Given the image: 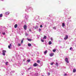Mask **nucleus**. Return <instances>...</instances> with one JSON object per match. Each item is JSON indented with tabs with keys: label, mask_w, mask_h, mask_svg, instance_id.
I'll list each match as a JSON object with an SVG mask.
<instances>
[{
	"label": "nucleus",
	"mask_w": 76,
	"mask_h": 76,
	"mask_svg": "<svg viewBox=\"0 0 76 76\" xmlns=\"http://www.w3.org/2000/svg\"><path fill=\"white\" fill-rule=\"evenodd\" d=\"M31 69V67L29 68L28 69V70H30V69Z\"/></svg>",
	"instance_id": "obj_33"
},
{
	"label": "nucleus",
	"mask_w": 76,
	"mask_h": 76,
	"mask_svg": "<svg viewBox=\"0 0 76 76\" xmlns=\"http://www.w3.org/2000/svg\"><path fill=\"white\" fill-rule=\"evenodd\" d=\"M39 31L40 32V31H41V29H40V28H39Z\"/></svg>",
	"instance_id": "obj_31"
},
{
	"label": "nucleus",
	"mask_w": 76,
	"mask_h": 76,
	"mask_svg": "<svg viewBox=\"0 0 76 76\" xmlns=\"http://www.w3.org/2000/svg\"><path fill=\"white\" fill-rule=\"evenodd\" d=\"M56 66H58V63H57V62H56Z\"/></svg>",
	"instance_id": "obj_21"
},
{
	"label": "nucleus",
	"mask_w": 76,
	"mask_h": 76,
	"mask_svg": "<svg viewBox=\"0 0 76 76\" xmlns=\"http://www.w3.org/2000/svg\"><path fill=\"white\" fill-rule=\"evenodd\" d=\"M28 41H32V39H27Z\"/></svg>",
	"instance_id": "obj_16"
},
{
	"label": "nucleus",
	"mask_w": 76,
	"mask_h": 76,
	"mask_svg": "<svg viewBox=\"0 0 76 76\" xmlns=\"http://www.w3.org/2000/svg\"><path fill=\"white\" fill-rule=\"evenodd\" d=\"M3 53H6V50H4L2 51Z\"/></svg>",
	"instance_id": "obj_14"
},
{
	"label": "nucleus",
	"mask_w": 76,
	"mask_h": 76,
	"mask_svg": "<svg viewBox=\"0 0 76 76\" xmlns=\"http://www.w3.org/2000/svg\"><path fill=\"white\" fill-rule=\"evenodd\" d=\"M37 63H40V61L39 60H37Z\"/></svg>",
	"instance_id": "obj_17"
},
{
	"label": "nucleus",
	"mask_w": 76,
	"mask_h": 76,
	"mask_svg": "<svg viewBox=\"0 0 76 76\" xmlns=\"http://www.w3.org/2000/svg\"><path fill=\"white\" fill-rule=\"evenodd\" d=\"M8 48H9L10 49V46L9 45L8 46Z\"/></svg>",
	"instance_id": "obj_27"
},
{
	"label": "nucleus",
	"mask_w": 76,
	"mask_h": 76,
	"mask_svg": "<svg viewBox=\"0 0 76 76\" xmlns=\"http://www.w3.org/2000/svg\"><path fill=\"white\" fill-rule=\"evenodd\" d=\"M48 76H50V72L48 73Z\"/></svg>",
	"instance_id": "obj_28"
},
{
	"label": "nucleus",
	"mask_w": 76,
	"mask_h": 76,
	"mask_svg": "<svg viewBox=\"0 0 76 76\" xmlns=\"http://www.w3.org/2000/svg\"><path fill=\"white\" fill-rule=\"evenodd\" d=\"M2 54H3V56H5V53L3 52Z\"/></svg>",
	"instance_id": "obj_20"
},
{
	"label": "nucleus",
	"mask_w": 76,
	"mask_h": 76,
	"mask_svg": "<svg viewBox=\"0 0 76 76\" xmlns=\"http://www.w3.org/2000/svg\"><path fill=\"white\" fill-rule=\"evenodd\" d=\"M53 29L56 30V27H53Z\"/></svg>",
	"instance_id": "obj_22"
},
{
	"label": "nucleus",
	"mask_w": 76,
	"mask_h": 76,
	"mask_svg": "<svg viewBox=\"0 0 76 76\" xmlns=\"http://www.w3.org/2000/svg\"><path fill=\"white\" fill-rule=\"evenodd\" d=\"M56 51V49H53V52H55V51Z\"/></svg>",
	"instance_id": "obj_24"
},
{
	"label": "nucleus",
	"mask_w": 76,
	"mask_h": 76,
	"mask_svg": "<svg viewBox=\"0 0 76 76\" xmlns=\"http://www.w3.org/2000/svg\"><path fill=\"white\" fill-rule=\"evenodd\" d=\"M51 40L53 41V38H51Z\"/></svg>",
	"instance_id": "obj_38"
},
{
	"label": "nucleus",
	"mask_w": 76,
	"mask_h": 76,
	"mask_svg": "<svg viewBox=\"0 0 76 76\" xmlns=\"http://www.w3.org/2000/svg\"><path fill=\"white\" fill-rule=\"evenodd\" d=\"M23 42V40H22L21 42V44H22Z\"/></svg>",
	"instance_id": "obj_18"
},
{
	"label": "nucleus",
	"mask_w": 76,
	"mask_h": 76,
	"mask_svg": "<svg viewBox=\"0 0 76 76\" xmlns=\"http://www.w3.org/2000/svg\"><path fill=\"white\" fill-rule=\"evenodd\" d=\"M2 34H3V35H5V34H6V33H5V32H3V33H2Z\"/></svg>",
	"instance_id": "obj_26"
},
{
	"label": "nucleus",
	"mask_w": 76,
	"mask_h": 76,
	"mask_svg": "<svg viewBox=\"0 0 76 76\" xmlns=\"http://www.w3.org/2000/svg\"><path fill=\"white\" fill-rule=\"evenodd\" d=\"M29 31H30V32H31V29H29Z\"/></svg>",
	"instance_id": "obj_36"
},
{
	"label": "nucleus",
	"mask_w": 76,
	"mask_h": 76,
	"mask_svg": "<svg viewBox=\"0 0 76 76\" xmlns=\"http://www.w3.org/2000/svg\"><path fill=\"white\" fill-rule=\"evenodd\" d=\"M53 64V63H51V64H51V65H53V64Z\"/></svg>",
	"instance_id": "obj_32"
},
{
	"label": "nucleus",
	"mask_w": 76,
	"mask_h": 76,
	"mask_svg": "<svg viewBox=\"0 0 76 76\" xmlns=\"http://www.w3.org/2000/svg\"><path fill=\"white\" fill-rule=\"evenodd\" d=\"M38 65V64L37 63H35L33 65V66H34V67H36V66H37Z\"/></svg>",
	"instance_id": "obj_4"
},
{
	"label": "nucleus",
	"mask_w": 76,
	"mask_h": 76,
	"mask_svg": "<svg viewBox=\"0 0 76 76\" xmlns=\"http://www.w3.org/2000/svg\"><path fill=\"white\" fill-rule=\"evenodd\" d=\"M0 34H1V32H0Z\"/></svg>",
	"instance_id": "obj_39"
},
{
	"label": "nucleus",
	"mask_w": 76,
	"mask_h": 76,
	"mask_svg": "<svg viewBox=\"0 0 76 76\" xmlns=\"http://www.w3.org/2000/svg\"><path fill=\"white\" fill-rule=\"evenodd\" d=\"M40 28H42V25H41L40 26Z\"/></svg>",
	"instance_id": "obj_30"
},
{
	"label": "nucleus",
	"mask_w": 76,
	"mask_h": 76,
	"mask_svg": "<svg viewBox=\"0 0 76 76\" xmlns=\"http://www.w3.org/2000/svg\"><path fill=\"white\" fill-rule=\"evenodd\" d=\"M54 55V53H51L50 54V57H52V56H53Z\"/></svg>",
	"instance_id": "obj_5"
},
{
	"label": "nucleus",
	"mask_w": 76,
	"mask_h": 76,
	"mask_svg": "<svg viewBox=\"0 0 76 76\" xmlns=\"http://www.w3.org/2000/svg\"><path fill=\"white\" fill-rule=\"evenodd\" d=\"M17 27H18V24H15V25L14 26V28H16Z\"/></svg>",
	"instance_id": "obj_7"
},
{
	"label": "nucleus",
	"mask_w": 76,
	"mask_h": 76,
	"mask_svg": "<svg viewBox=\"0 0 76 76\" xmlns=\"http://www.w3.org/2000/svg\"><path fill=\"white\" fill-rule=\"evenodd\" d=\"M76 72V70L75 69H74L73 70V73H75V72Z\"/></svg>",
	"instance_id": "obj_9"
},
{
	"label": "nucleus",
	"mask_w": 76,
	"mask_h": 76,
	"mask_svg": "<svg viewBox=\"0 0 76 76\" xmlns=\"http://www.w3.org/2000/svg\"><path fill=\"white\" fill-rule=\"evenodd\" d=\"M49 45H51V44H52V42L51 41H49Z\"/></svg>",
	"instance_id": "obj_8"
},
{
	"label": "nucleus",
	"mask_w": 76,
	"mask_h": 76,
	"mask_svg": "<svg viewBox=\"0 0 76 76\" xmlns=\"http://www.w3.org/2000/svg\"><path fill=\"white\" fill-rule=\"evenodd\" d=\"M47 50H45L44 52V54H47Z\"/></svg>",
	"instance_id": "obj_13"
},
{
	"label": "nucleus",
	"mask_w": 76,
	"mask_h": 76,
	"mask_svg": "<svg viewBox=\"0 0 76 76\" xmlns=\"http://www.w3.org/2000/svg\"><path fill=\"white\" fill-rule=\"evenodd\" d=\"M65 61L67 63H69V60H68V58H66L65 59Z\"/></svg>",
	"instance_id": "obj_1"
},
{
	"label": "nucleus",
	"mask_w": 76,
	"mask_h": 76,
	"mask_svg": "<svg viewBox=\"0 0 76 76\" xmlns=\"http://www.w3.org/2000/svg\"><path fill=\"white\" fill-rule=\"evenodd\" d=\"M47 38V36H44L43 37V39H46Z\"/></svg>",
	"instance_id": "obj_15"
},
{
	"label": "nucleus",
	"mask_w": 76,
	"mask_h": 76,
	"mask_svg": "<svg viewBox=\"0 0 76 76\" xmlns=\"http://www.w3.org/2000/svg\"><path fill=\"white\" fill-rule=\"evenodd\" d=\"M8 63H9V62H6V65L7 66V65H8V64H8Z\"/></svg>",
	"instance_id": "obj_19"
},
{
	"label": "nucleus",
	"mask_w": 76,
	"mask_h": 76,
	"mask_svg": "<svg viewBox=\"0 0 76 76\" xmlns=\"http://www.w3.org/2000/svg\"><path fill=\"white\" fill-rule=\"evenodd\" d=\"M9 13H10V12H5V15H8Z\"/></svg>",
	"instance_id": "obj_6"
},
{
	"label": "nucleus",
	"mask_w": 76,
	"mask_h": 76,
	"mask_svg": "<svg viewBox=\"0 0 76 76\" xmlns=\"http://www.w3.org/2000/svg\"><path fill=\"white\" fill-rule=\"evenodd\" d=\"M66 75H67V74H65L64 76H66Z\"/></svg>",
	"instance_id": "obj_37"
},
{
	"label": "nucleus",
	"mask_w": 76,
	"mask_h": 76,
	"mask_svg": "<svg viewBox=\"0 0 76 76\" xmlns=\"http://www.w3.org/2000/svg\"><path fill=\"white\" fill-rule=\"evenodd\" d=\"M10 46L12 47V44H10Z\"/></svg>",
	"instance_id": "obj_35"
},
{
	"label": "nucleus",
	"mask_w": 76,
	"mask_h": 76,
	"mask_svg": "<svg viewBox=\"0 0 76 76\" xmlns=\"http://www.w3.org/2000/svg\"><path fill=\"white\" fill-rule=\"evenodd\" d=\"M68 38H69V37H68V35H66L65 37L64 38V39L65 40H66V39H68Z\"/></svg>",
	"instance_id": "obj_3"
},
{
	"label": "nucleus",
	"mask_w": 76,
	"mask_h": 76,
	"mask_svg": "<svg viewBox=\"0 0 76 76\" xmlns=\"http://www.w3.org/2000/svg\"><path fill=\"white\" fill-rule=\"evenodd\" d=\"M3 17V14H0V17L2 18Z\"/></svg>",
	"instance_id": "obj_12"
},
{
	"label": "nucleus",
	"mask_w": 76,
	"mask_h": 76,
	"mask_svg": "<svg viewBox=\"0 0 76 76\" xmlns=\"http://www.w3.org/2000/svg\"><path fill=\"white\" fill-rule=\"evenodd\" d=\"M28 47H31V44H30V43H29L28 44Z\"/></svg>",
	"instance_id": "obj_10"
},
{
	"label": "nucleus",
	"mask_w": 76,
	"mask_h": 76,
	"mask_svg": "<svg viewBox=\"0 0 76 76\" xmlns=\"http://www.w3.org/2000/svg\"><path fill=\"white\" fill-rule=\"evenodd\" d=\"M72 49V48H70V50H71Z\"/></svg>",
	"instance_id": "obj_34"
},
{
	"label": "nucleus",
	"mask_w": 76,
	"mask_h": 76,
	"mask_svg": "<svg viewBox=\"0 0 76 76\" xmlns=\"http://www.w3.org/2000/svg\"><path fill=\"white\" fill-rule=\"evenodd\" d=\"M41 41L42 42H44V40L43 39H41Z\"/></svg>",
	"instance_id": "obj_23"
},
{
	"label": "nucleus",
	"mask_w": 76,
	"mask_h": 76,
	"mask_svg": "<svg viewBox=\"0 0 76 76\" xmlns=\"http://www.w3.org/2000/svg\"><path fill=\"white\" fill-rule=\"evenodd\" d=\"M24 29L25 30H26V29H27V26L26 25H25L23 26Z\"/></svg>",
	"instance_id": "obj_2"
},
{
	"label": "nucleus",
	"mask_w": 76,
	"mask_h": 76,
	"mask_svg": "<svg viewBox=\"0 0 76 76\" xmlns=\"http://www.w3.org/2000/svg\"><path fill=\"white\" fill-rule=\"evenodd\" d=\"M30 61V60H27V61L28 62H29V61Z\"/></svg>",
	"instance_id": "obj_29"
},
{
	"label": "nucleus",
	"mask_w": 76,
	"mask_h": 76,
	"mask_svg": "<svg viewBox=\"0 0 76 76\" xmlns=\"http://www.w3.org/2000/svg\"><path fill=\"white\" fill-rule=\"evenodd\" d=\"M21 44L20 43H18V46H20Z\"/></svg>",
	"instance_id": "obj_25"
},
{
	"label": "nucleus",
	"mask_w": 76,
	"mask_h": 76,
	"mask_svg": "<svg viewBox=\"0 0 76 76\" xmlns=\"http://www.w3.org/2000/svg\"><path fill=\"white\" fill-rule=\"evenodd\" d=\"M65 26V24H64V23H62V26H63V27H64V26Z\"/></svg>",
	"instance_id": "obj_11"
},
{
	"label": "nucleus",
	"mask_w": 76,
	"mask_h": 76,
	"mask_svg": "<svg viewBox=\"0 0 76 76\" xmlns=\"http://www.w3.org/2000/svg\"><path fill=\"white\" fill-rule=\"evenodd\" d=\"M23 39H22V40H23Z\"/></svg>",
	"instance_id": "obj_40"
}]
</instances>
